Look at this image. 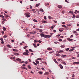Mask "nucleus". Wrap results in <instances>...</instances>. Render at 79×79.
<instances>
[{
	"label": "nucleus",
	"mask_w": 79,
	"mask_h": 79,
	"mask_svg": "<svg viewBox=\"0 0 79 79\" xmlns=\"http://www.w3.org/2000/svg\"><path fill=\"white\" fill-rule=\"evenodd\" d=\"M35 62L36 63H37V64H39V62L38 61L36 60Z\"/></svg>",
	"instance_id": "nucleus-21"
},
{
	"label": "nucleus",
	"mask_w": 79,
	"mask_h": 79,
	"mask_svg": "<svg viewBox=\"0 0 79 79\" xmlns=\"http://www.w3.org/2000/svg\"><path fill=\"white\" fill-rule=\"evenodd\" d=\"M62 64H64V65H66V62H62Z\"/></svg>",
	"instance_id": "nucleus-23"
},
{
	"label": "nucleus",
	"mask_w": 79,
	"mask_h": 79,
	"mask_svg": "<svg viewBox=\"0 0 79 79\" xmlns=\"http://www.w3.org/2000/svg\"><path fill=\"white\" fill-rule=\"evenodd\" d=\"M59 31H60V32H63V30H62L59 29Z\"/></svg>",
	"instance_id": "nucleus-53"
},
{
	"label": "nucleus",
	"mask_w": 79,
	"mask_h": 79,
	"mask_svg": "<svg viewBox=\"0 0 79 79\" xmlns=\"http://www.w3.org/2000/svg\"><path fill=\"white\" fill-rule=\"evenodd\" d=\"M74 13H75V14H77V10H75Z\"/></svg>",
	"instance_id": "nucleus-44"
},
{
	"label": "nucleus",
	"mask_w": 79,
	"mask_h": 79,
	"mask_svg": "<svg viewBox=\"0 0 79 79\" xmlns=\"http://www.w3.org/2000/svg\"><path fill=\"white\" fill-rule=\"evenodd\" d=\"M45 5L46 6H47V5H49V3H45Z\"/></svg>",
	"instance_id": "nucleus-34"
},
{
	"label": "nucleus",
	"mask_w": 79,
	"mask_h": 79,
	"mask_svg": "<svg viewBox=\"0 0 79 79\" xmlns=\"http://www.w3.org/2000/svg\"><path fill=\"white\" fill-rule=\"evenodd\" d=\"M40 5V3L37 4L36 5V7H38Z\"/></svg>",
	"instance_id": "nucleus-15"
},
{
	"label": "nucleus",
	"mask_w": 79,
	"mask_h": 79,
	"mask_svg": "<svg viewBox=\"0 0 79 79\" xmlns=\"http://www.w3.org/2000/svg\"><path fill=\"white\" fill-rule=\"evenodd\" d=\"M66 56V55H63L61 56V57L62 58H64V57H65V56Z\"/></svg>",
	"instance_id": "nucleus-16"
},
{
	"label": "nucleus",
	"mask_w": 79,
	"mask_h": 79,
	"mask_svg": "<svg viewBox=\"0 0 79 79\" xmlns=\"http://www.w3.org/2000/svg\"><path fill=\"white\" fill-rule=\"evenodd\" d=\"M76 18H79V16L77 15V16H76Z\"/></svg>",
	"instance_id": "nucleus-62"
},
{
	"label": "nucleus",
	"mask_w": 79,
	"mask_h": 79,
	"mask_svg": "<svg viewBox=\"0 0 79 79\" xmlns=\"http://www.w3.org/2000/svg\"><path fill=\"white\" fill-rule=\"evenodd\" d=\"M13 51L14 52H17V50L16 49H13Z\"/></svg>",
	"instance_id": "nucleus-40"
},
{
	"label": "nucleus",
	"mask_w": 79,
	"mask_h": 79,
	"mask_svg": "<svg viewBox=\"0 0 79 79\" xmlns=\"http://www.w3.org/2000/svg\"><path fill=\"white\" fill-rule=\"evenodd\" d=\"M23 55H29V54L27 52H25L24 53H23Z\"/></svg>",
	"instance_id": "nucleus-6"
},
{
	"label": "nucleus",
	"mask_w": 79,
	"mask_h": 79,
	"mask_svg": "<svg viewBox=\"0 0 79 79\" xmlns=\"http://www.w3.org/2000/svg\"><path fill=\"white\" fill-rule=\"evenodd\" d=\"M44 19H45V20H46V19H47V17H46V16H44Z\"/></svg>",
	"instance_id": "nucleus-50"
},
{
	"label": "nucleus",
	"mask_w": 79,
	"mask_h": 79,
	"mask_svg": "<svg viewBox=\"0 0 79 79\" xmlns=\"http://www.w3.org/2000/svg\"><path fill=\"white\" fill-rule=\"evenodd\" d=\"M60 53H62V52H63L64 51L63 50H60Z\"/></svg>",
	"instance_id": "nucleus-58"
},
{
	"label": "nucleus",
	"mask_w": 79,
	"mask_h": 79,
	"mask_svg": "<svg viewBox=\"0 0 79 79\" xmlns=\"http://www.w3.org/2000/svg\"><path fill=\"white\" fill-rule=\"evenodd\" d=\"M21 69H26V70H27V69L25 67H21Z\"/></svg>",
	"instance_id": "nucleus-4"
},
{
	"label": "nucleus",
	"mask_w": 79,
	"mask_h": 79,
	"mask_svg": "<svg viewBox=\"0 0 79 79\" xmlns=\"http://www.w3.org/2000/svg\"><path fill=\"white\" fill-rule=\"evenodd\" d=\"M49 73L48 72H46L44 74V75H48Z\"/></svg>",
	"instance_id": "nucleus-22"
},
{
	"label": "nucleus",
	"mask_w": 79,
	"mask_h": 79,
	"mask_svg": "<svg viewBox=\"0 0 79 79\" xmlns=\"http://www.w3.org/2000/svg\"><path fill=\"white\" fill-rule=\"evenodd\" d=\"M36 29L37 31H39V30H40V29L39 28H36Z\"/></svg>",
	"instance_id": "nucleus-63"
},
{
	"label": "nucleus",
	"mask_w": 79,
	"mask_h": 79,
	"mask_svg": "<svg viewBox=\"0 0 79 79\" xmlns=\"http://www.w3.org/2000/svg\"><path fill=\"white\" fill-rule=\"evenodd\" d=\"M47 50H49L50 51V50H52V48H47Z\"/></svg>",
	"instance_id": "nucleus-7"
},
{
	"label": "nucleus",
	"mask_w": 79,
	"mask_h": 79,
	"mask_svg": "<svg viewBox=\"0 0 79 79\" xmlns=\"http://www.w3.org/2000/svg\"><path fill=\"white\" fill-rule=\"evenodd\" d=\"M52 36V35H44V38H50Z\"/></svg>",
	"instance_id": "nucleus-1"
},
{
	"label": "nucleus",
	"mask_w": 79,
	"mask_h": 79,
	"mask_svg": "<svg viewBox=\"0 0 79 79\" xmlns=\"http://www.w3.org/2000/svg\"><path fill=\"white\" fill-rule=\"evenodd\" d=\"M25 37H29V36H30V35H29V34H28L27 36H25Z\"/></svg>",
	"instance_id": "nucleus-48"
},
{
	"label": "nucleus",
	"mask_w": 79,
	"mask_h": 79,
	"mask_svg": "<svg viewBox=\"0 0 79 79\" xmlns=\"http://www.w3.org/2000/svg\"><path fill=\"white\" fill-rule=\"evenodd\" d=\"M29 51L30 52H34V51H32V49H30L29 50Z\"/></svg>",
	"instance_id": "nucleus-39"
},
{
	"label": "nucleus",
	"mask_w": 79,
	"mask_h": 79,
	"mask_svg": "<svg viewBox=\"0 0 79 79\" xmlns=\"http://www.w3.org/2000/svg\"><path fill=\"white\" fill-rule=\"evenodd\" d=\"M0 17H1V18H4V16H3V15H0Z\"/></svg>",
	"instance_id": "nucleus-38"
},
{
	"label": "nucleus",
	"mask_w": 79,
	"mask_h": 79,
	"mask_svg": "<svg viewBox=\"0 0 79 79\" xmlns=\"http://www.w3.org/2000/svg\"><path fill=\"white\" fill-rule=\"evenodd\" d=\"M71 25L70 24H68L67 26H71Z\"/></svg>",
	"instance_id": "nucleus-60"
},
{
	"label": "nucleus",
	"mask_w": 79,
	"mask_h": 79,
	"mask_svg": "<svg viewBox=\"0 0 79 79\" xmlns=\"http://www.w3.org/2000/svg\"><path fill=\"white\" fill-rule=\"evenodd\" d=\"M59 41H60V42H61L62 41V40L61 39H60L59 40Z\"/></svg>",
	"instance_id": "nucleus-59"
},
{
	"label": "nucleus",
	"mask_w": 79,
	"mask_h": 79,
	"mask_svg": "<svg viewBox=\"0 0 79 79\" xmlns=\"http://www.w3.org/2000/svg\"><path fill=\"white\" fill-rule=\"evenodd\" d=\"M69 50V48H67V49H66V51H68Z\"/></svg>",
	"instance_id": "nucleus-56"
},
{
	"label": "nucleus",
	"mask_w": 79,
	"mask_h": 79,
	"mask_svg": "<svg viewBox=\"0 0 79 79\" xmlns=\"http://www.w3.org/2000/svg\"><path fill=\"white\" fill-rule=\"evenodd\" d=\"M40 35L41 37H43L44 36V34H41Z\"/></svg>",
	"instance_id": "nucleus-30"
},
{
	"label": "nucleus",
	"mask_w": 79,
	"mask_h": 79,
	"mask_svg": "<svg viewBox=\"0 0 79 79\" xmlns=\"http://www.w3.org/2000/svg\"><path fill=\"white\" fill-rule=\"evenodd\" d=\"M25 15H26V17H27V18H29V17H30V16H31L30 15H31V14L29 12L25 13Z\"/></svg>",
	"instance_id": "nucleus-2"
},
{
	"label": "nucleus",
	"mask_w": 79,
	"mask_h": 79,
	"mask_svg": "<svg viewBox=\"0 0 79 79\" xmlns=\"http://www.w3.org/2000/svg\"><path fill=\"white\" fill-rule=\"evenodd\" d=\"M38 42H39V43H41L42 42V41L40 40H39L38 41Z\"/></svg>",
	"instance_id": "nucleus-54"
},
{
	"label": "nucleus",
	"mask_w": 79,
	"mask_h": 79,
	"mask_svg": "<svg viewBox=\"0 0 79 79\" xmlns=\"http://www.w3.org/2000/svg\"><path fill=\"white\" fill-rule=\"evenodd\" d=\"M54 61L57 64H58V62L57 61H56V59L54 60Z\"/></svg>",
	"instance_id": "nucleus-11"
},
{
	"label": "nucleus",
	"mask_w": 79,
	"mask_h": 79,
	"mask_svg": "<svg viewBox=\"0 0 79 79\" xmlns=\"http://www.w3.org/2000/svg\"><path fill=\"white\" fill-rule=\"evenodd\" d=\"M34 46V47H35V48H37V46H36V44H33Z\"/></svg>",
	"instance_id": "nucleus-25"
},
{
	"label": "nucleus",
	"mask_w": 79,
	"mask_h": 79,
	"mask_svg": "<svg viewBox=\"0 0 79 79\" xmlns=\"http://www.w3.org/2000/svg\"><path fill=\"white\" fill-rule=\"evenodd\" d=\"M27 47H28V46H26L24 47H23V48L24 49H26V48H27Z\"/></svg>",
	"instance_id": "nucleus-26"
},
{
	"label": "nucleus",
	"mask_w": 79,
	"mask_h": 79,
	"mask_svg": "<svg viewBox=\"0 0 79 79\" xmlns=\"http://www.w3.org/2000/svg\"><path fill=\"white\" fill-rule=\"evenodd\" d=\"M73 64H77V62H75L73 63Z\"/></svg>",
	"instance_id": "nucleus-45"
},
{
	"label": "nucleus",
	"mask_w": 79,
	"mask_h": 79,
	"mask_svg": "<svg viewBox=\"0 0 79 79\" xmlns=\"http://www.w3.org/2000/svg\"><path fill=\"white\" fill-rule=\"evenodd\" d=\"M65 47V46H64V44L63 45L61 46L60 47L61 48H64Z\"/></svg>",
	"instance_id": "nucleus-20"
},
{
	"label": "nucleus",
	"mask_w": 79,
	"mask_h": 79,
	"mask_svg": "<svg viewBox=\"0 0 79 79\" xmlns=\"http://www.w3.org/2000/svg\"><path fill=\"white\" fill-rule=\"evenodd\" d=\"M56 56H60V54H58V53H56Z\"/></svg>",
	"instance_id": "nucleus-42"
},
{
	"label": "nucleus",
	"mask_w": 79,
	"mask_h": 79,
	"mask_svg": "<svg viewBox=\"0 0 79 79\" xmlns=\"http://www.w3.org/2000/svg\"><path fill=\"white\" fill-rule=\"evenodd\" d=\"M33 21L34 22H35L36 23H37L38 21L37 20H35V19H33Z\"/></svg>",
	"instance_id": "nucleus-29"
},
{
	"label": "nucleus",
	"mask_w": 79,
	"mask_h": 79,
	"mask_svg": "<svg viewBox=\"0 0 79 79\" xmlns=\"http://www.w3.org/2000/svg\"><path fill=\"white\" fill-rule=\"evenodd\" d=\"M42 58H38L36 59L37 60H41Z\"/></svg>",
	"instance_id": "nucleus-31"
},
{
	"label": "nucleus",
	"mask_w": 79,
	"mask_h": 79,
	"mask_svg": "<svg viewBox=\"0 0 79 79\" xmlns=\"http://www.w3.org/2000/svg\"><path fill=\"white\" fill-rule=\"evenodd\" d=\"M73 11L72 10H70L69 11V13L72 14V15H73Z\"/></svg>",
	"instance_id": "nucleus-13"
},
{
	"label": "nucleus",
	"mask_w": 79,
	"mask_h": 79,
	"mask_svg": "<svg viewBox=\"0 0 79 79\" xmlns=\"http://www.w3.org/2000/svg\"><path fill=\"white\" fill-rule=\"evenodd\" d=\"M32 11H33L34 12V13H35V12H36L35 11V9H32Z\"/></svg>",
	"instance_id": "nucleus-28"
},
{
	"label": "nucleus",
	"mask_w": 79,
	"mask_h": 79,
	"mask_svg": "<svg viewBox=\"0 0 79 79\" xmlns=\"http://www.w3.org/2000/svg\"><path fill=\"white\" fill-rule=\"evenodd\" d=\"M39 73L40 74H42L43 73L42 72H39Z\"/></svg>",
	"instance_id": "nucleus-35"
},
{
	"label": "nucleus",
	"mask_w": 79,
	"mask_h": 79,
	"mask_svg": "<svg viewBox=\"0 0 79 79\" xmlns=\"http://www.w3.org/2000/svg\"><path fill=\"white\" fill-rule=\"evenodd\" d=\"M37 32L36 31H31L29 32V34H36Z\"/></svg>",
	"instance_id": "nucleus-3"
},
{
	"label": "nucleus",
	"mask_w": 79,
	"mask_h": 79,
	"mask_svg": "<svg viewBox=\"0 0 79 79\" xmlns=\"http://www.w3.org/2000/svg\"><path fill=\"white\" fill-rule=\"evenodd\" d=\"M3 30H4V31H6V28L5 27H3Z\"/></svg>",
	"instance_id": "nucleus-32"
},
{
	"label": "nucleus",
	"mask_w": 79,
	"mask_h": 79,
	"mask_svg": "<svg viewBox=\"0 0 79 79\" xmlns=\"http://www.w3.org/2000/svg\"><path fill=\"white\" fill-rule=\"evenodd\" d=\"M2 21H6V19H2Z\"/></svg>",
	"instance_id": "nucleus-57"
},
{
	"label": "nucleus",
	"mask_w": 79,
	"mask_h": 79,
	"mask_svg": "<svg viewBox=\"0 0 79 79\" xmlns=\"http://www.w3.org/2000/svg\"><path fill=\"white\" fill-rule=\"evenodd\" d=\"M6 50V48L5 47H4L3 48V50H4V51H5V50Z\"/></svg>",
	"instance_id": "nucleus-46"
},
{
	"label": "nucleus",
	"mask_w": 79,
	"mask_h": 79,
	"mask_svg": "<svg viewBox=\"0 0 79 79\" xmlns=\"http://www.w3.org/2000/svg\"><path fill=\"white\" fill-rule=\"evenodd\" d=\"M33 64H35V66H37V64L35 63L34 62H33Z\"/></svg>",
	"instance_id": "nucleus-19"
},
{
	"label": "nucleus",
	"mask_w": 79,
	"mask_h": 79,
	"mask_svg": "<svg viewBox=\"0 0 79 79\" xmlns=\"http://www.w3.org/2000/svg\"><path fill=\"white\" fill-rule=\"evenodd\" d=\"M55 27V25H53V26H52V27H51V28L52 29H53V28H54V27Z\"/></svg>",
	"instance_id": "nucleus-24"
},
{
	"label": "nucleus",
	"mask_w": 79,
	"mask_h": 79,
	"mask_svg": "<svg viewBox=\"0 0 79 79\" xmlns=\"http://www.w3.org/2000/svg\"><path fill=\"white\" fill-rule=\"evenodd\" d=\"M16 60L17 61H21V59H19V58H18L16 59Z\"/></svg>",
	"instance_id": "nucleus-17"
},
{
	"label": "nucleus",
	"mask_w": 79,
	"mask_h": 79,
	"mask_svg": "<svg viewBox=\"0 0 79 79\" xmlns=\"http://www.w3.org/2000/svg\"><path fill=\"white\" fill-rule=\"evenodd\" d=\"M62 27H64L65 28H66V29H68V27H66V26L64 25H62Z\"/></svg>",
	"instance_id": "nucleus-5"
},
{
	"label": "nucleus",
	"mask_w": 79,
	"mask_h": 79,
	"mask_svg": "<svg viewBox=\"0 0 79 79\" xmlns=\"http://www.w3.org/2000/svg\"><path fill=\"white\" fill-rule=\"evenodd\" d=\"M57 7L59 8H62V6H61L60 5V6H58Z\"/></svg>",
	"instance_id": "nucleus-18"
},
{
	"label": "nucleus",
	"mask_w": 79,
	"mask_h": 79,
	"mask_svg": "<svg viewBox=\"0 0 79 79\" xmlns=\"http://www.w3.org/2000/svg\"><path fill=\"white\" fill-rule=\"evenodd\" d=\"M62 13H63V14H64V10H63L62 11Z\"/></svg>",
	"instance_id": "nucleus-61"
},
{
	"label": "nucleus",
	"mask_w": 79,
	"mask_h": 79,
	"mask_svg": "<svg viewBox=\"0 0 79 79\" xmlns=\"http://www.w3.org/2000/svg\"><path fill=\"white\" fill-rule=\"evenodd\" d=\"M73 50H74V49L73 48L72 49L70 50H69V52H72V51H73Z\"/></svg>",
	"instance_id": "nucleus-27"
},
{
	"label": "nucleus",
	"mask_w": 79,
	"mask_h": 79,
	"mask_svg": "<svg viewBox=\"0 0 79 79\" xmlns=\"http://www.w3.org/2000/svg\"><path fill=\"white\" fill-rule=\"evenodd\" d=\"M73 32L74 34H76L77 33V31H74Z\"/></svg>",
	"instance_id": "nucleus-51"
},
{
	"label": "nucleus",
	"mask_w": 79,
	"mask_h": 79,
	"mask_svg": "<svg viewBox=\"0 0 79 79\" xmlns=\"http://www.w3.org/2000/svg\"><path fill=\"white\" fill-rule=\"evenodd\" d=\"M7 37V36H6V35H5L3 36V37H4V38H6V37Z\"/></svg>",
	"instance_id": "nucleus-43"
},
{
	"label": "nucleus",
	"mask_w": 79,
	"mask_h": 79,
	"mask_svg": "<svg viewBox=\"0 0 79 79\" xmlns=\"http://www.w3.org/2000/svg\"><path fill=\"white\" fill-rule=\"evenodd\" d=\"M42 23H47V22L46 21H42Z\"/></svg>",
	"instance_id": "nucleus-14"
},
{
	"label": "nucleus",
	"mask_w": 79,
	"mask_h": 79,
	"mask_svg": "<svg viewBox=\"0 0 79 79\" xmlns=\"http://www.w3.org/2000/svg\"><path fill=\"white\" fill-rule=\"evenodd\" d=\"M14 55H15L18 56V55H19V54L17 53H14Z\"/></svg>",
	"instance_id": "nucleus-12"
},
{
	"label": "nucleus",
	"mask_w": 79,
	"mask_h": 79,
	"mask_svg": "<svg viewBox=\"0 0 79 79\" xmlns=\"http://www.w3.org/2000/svg\"><path fill=\"white\" fill-rule=\"evenodd\" d=\"M43 30L42 29H40V32H42Z\"/></svg>",
	"instance_id": "nucleus-49"
},
{
	"label": "nucleus",
	"mask_w": 79,
	"mask_h": 79,
	"mask_svg": "<svg viewBox=\"0 0 79 79\" xmlns=\"http://www.w3.org/2000/svg\"><path fill=\"white\" fill-rule=\"evenodd\" d=\"M48 18H49V19H52V17L50 16H49L48 17Z\"/></svg>",
	"instance_id": "nucleus-37"
},
{
	"label": "nucleus",
	"mask_w": 79,
	"mask_h": 79,
	"mask_svg": "<svg viewBox=\"0 0 79 79\" xmlns=\"http://www.w3.org/2000/svg\"><path fill=\"white\" fill-rule=\"evenodd\" d=\"M30 7L31 9H32V6H31V5L30 6Z\"/></svg>",
	"instance_id": "nucleus-64"
},
{
	"label": "nucleus",
	"mask_w": 79,
	"mask_h": 79,
	"mask_svg": "<svg viewBox=\"0 0 79 79\" xmlns=\"http://www.w3.org/2000/svg\"><path fill=\"white\" fill-rule=\"evenodd\" d=\"M6 46L7 47H9V48H11V45H10V44H7L6 45Z\"/></svg>",
	"instance_id": "nucleus-8"
},
{
	"label": "nucleus",
	"mask_w": 79,
	"mask_h": 79,
	"mask_svg": "<svg viewBox=\"0 0 79 79\" xmlns=\"http://www.w3.org/2000/svg\"><path fill=\"white\" fill-rule=\"evenodd\" d=\"M67 40L69 41H73V39H71L70 38H69L67 39Z\"/></svg>",
	"instance_id": "nucleus-9"
},
{
	"label": "nucleus",
	"mask_w": 79,
	"mask_h": 79,
	"mask_svg": "<svg viewBox=\"0 0 79 79\" xmlns=\"http://www.w3.org/2000/svg\"><path fill=\"white\" fill-rule=\"evenodd\" d=\"M75 18V15H73V16L72 18L73 19L74 18Z\"/></svg>",
	"instance_id": "nucleus-52"
},
{
	"label": "nucleus",
	"mask_w": 79,
	"mask_h": 79,
	"mask_svg": "<svg viewBox=\"0 0 79 79\" xmlns=\"http://www.w3.org/2000/svg\"><path fill=\"white\" fill-rule=\"evenodd\" d=\"M0 40L1 41H3V38H0Z\"/></svg>",
	"instance_id": "nucleus-47"
},
{
	"label": "nucleus",
	"mask_w": 79,
	"mask_h": 79,
	"mask_svg": "<svg viewBox=\"0 0 79 79\" xmlns=\"http://www.w3.org/2000/svg\"><path fill=\"white\" fill-rule=\"evenodd\" d=\"M34 42L35 43L36 42H38V40H35L34 41Z\"/></svg>",
	"instance_id": "nucleus-36"
},
{
	"label": "nucleus",
	"mask_w": 79,
	"mask_h": 79,
	"mask_svg": "<svg viewBox=\"0 0 79 79\" xmlns=\"http://www.w3.org/2000/svg\"><path fill=\"white\" fill-rule=\"evenodd\" d=\"M27 67L29 68V69H31V66H30V65H28Z\"/></svg>",
	"instance_id": "nucleus-33"
},
{
	"label": "nucleus",
	"mask_w": 79,
	"mask_h": 79,
	"mask_svg": "<svg viewBox=\"0 0 79 79\" xmlns=\"http://www.w3.org/2000/svg\"><path fill=\"white\" fill-rule=\"evenodd\" d=\"M40 11H42V12H44V10L43 9L41 8L40 9Z\"/></svg>",
	"instance_id": "nucleus-10"
},
{
	"label": "nucleus",
	"mask_w": 79,
	"mask_h": 79,
	"mask_svg": "<svg viewBox=\"0 0 79 79\" xmlns=\"http://www.w3.org/2000/svg\"><path fill=\"white\" fill-rule=\"evenodd\" d=\"M5 32H4V31H2V34H4V33Z\"/></svg>",
	"instance_id": "nucleus-55"
},
{
	"label": "nucleus",
	"mask_w": 79,
	"mask_h": 79,
	"mask_svg": "<svg viewBox=\"0 0 79 79\" xmlns=\"http://www.w3.org/2000/svg\"><path fill=\"white\" fill-rule=\"evenodd\" d=\"M26 53H29V51H28V50H26Z\"/></svg>",
	"instance_id": "nucleus-41"
}]
</instances>
